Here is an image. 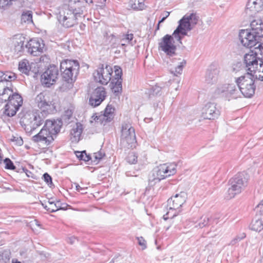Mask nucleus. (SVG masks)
I'll return each mask as SVG.
<instances>
[{
    "mask_svg": "<svg viewBox=\"0 0 263 263\" xmlns=\"http://www.w3.org/2000/svg\"><path fill=\"white\" fill-rule=\"evenodd\" d=\"M92 3V0H90L89 2L84 0H69L68 7L73 11L75 15L81 17L84 11H86L87 5Z\"/></svg>",
    "mask_w": 263,
    "mask_h": 263,
    "instance_id": "obj_17",
    "label": "nucleus"
},
{
    "mask_svg": "<svg viewBox=\"0 0 263 263\" xmlns=\"http://www.w3.org/2000/svg\"><path fill=\"white\" fill-rule=\"evenodd\" d=\"M76 156L80 160H83L85 162H88L91 160V158L89 155H87L85 151L82 152H76Z\"/></svg>",
    "mask_w": 263,
    "mask_h": 263,
    "instance_id": "obj_37",
    "label": "nucleus"
},
{
    "mask_svg": "<svg viewBox=\"0 0 263 263\" xmlns=\"http://www.w3.org/2000/svg\"><path fill=\"white\" fill-rule=\"evenodd\" d=\"M13 92V90L8 87H6L3 89V91L2 93H0V103H3L8 101L10 99L11 95Z\"/></svg>",
    "mask_w": 263,
    "mask_h": 263,
    "instance_id": "obj_29",
    "label": "nucleus"
},
{
    "mask_svg": "<svg viewBox=\"0 0 263 263\" xmlns=\"http://www.w3.org/2000/svg\"><path fill=\"white\" fill-rule=\"evenodd\" d=\"M59 70L55 65H50L41 75L42 84L46 87L55 84L58 78Z\"/></svg>",
    "mask_w": 263,
    "mask_h": 263,
    "instance_id": "obj_10",
    "label": "nucleus"
},
{
    "mask_svg": "<svg viewBox=\"0 0 263 263\" xmlns=\"http://www.w3.org/2000/svg\"><path fill=\"white\" fill-rule=\"evenodd\" d=\"M34 225L40 227V224L39 223V222L36 220H34L33 221H31L29 225L30 228L31 229V230H33V228H32V227L34 226Z\"/></svg>",
    "mask_w": 263,
    "mask_h": 263,
    "instance_id": "obj_54",
    "label": "nucleus"
},
{
    "mask_svg": "<svg viewBox=\"0 0 263 263\" xmlns=\"http://www.w3.org/2000/svg\"><path fill=\"white\" fill-rule=\"evenodd\" d=\"M18 69L21 72L28 76L30 70L28 61L26 60H24L20 62Z\"/></svg>",
    "mask_w": 263,
    "mask_h": 263,
    "instance_id": "obj_31",
    "label": "nucleus"
},
{
    "mask_svg": "<svg viewBox=\"0 0 263 263\" xmlns=\"http://www.w3.org/2000/svg\"><path fill=\"white\" fill-rule=\"evenodd\" d=\"M180 211L179 210L178 212H177V210L172 211V210H170L168 211L165 215H163V219L166 220L169 218L170 219L176 218L177 214Z\"/></svg>",
    "mask_w": 263,
    "mask_h": 263,
    "instance_id": "obj_40",
    "label": "nucleus"
},
{
    "mask_svg": "<svg viewBox=\"0 0 263 263\" xmlns=\"http://www.w3.org/2000/svg\"><path fill=\"white\" fill-rule=\"evenodd\" d=\"M25 41V37L23 36H19L18 38L16 37L14 39V51L16 52L17 54H18L20 52H22L23 49H24V43Z\"/></svg>",
    "mask_w": 263,
    "mask_h": 263,
    "instance_id": "obj_28",
    "label": "nucleus"
},
{
    "mask_svg": "<svg viewBox=\"0 0 263 263\" xmlns=\"http://www.w3.org/2000/svg\"><path fill=\"white\" fill-rule=\"evenodd\" d=\"M162 87L158 85V84L153 86L149 92V95L151 96H160L161 95V91L162 89Z\"/></svg>",
    "mask_w": 263,
    "mask_h": 263,
    "instance_id": "obj_39",
    "label": "nucleus"
},
{
    "mask_svg": "<svg viewBox=\"0 0 263 263\" xmlns=\"http://www.w3.org/2000/svg\"><path fill=\"white\" fill-rule=\"evenodd\" d=\"M16 0H0V8L6 9L9 8L12 4V2Z\"/></svg>",
    "mask_w": 263,
    "mask_h": 263,
    "instance_id": "obj_43",
    "label": "nucleus"
},
{
    "mask_svg": "<svg viewBox=\"0 0 263 263\" xmlns=\"http://www.w3.org/2000/svg\"><path fill=\"white\" fill-rule=\"evenodd\" d=\"M256 213H259L260 215H263V200L255 207Z\"/></svg>",
    "mask_w": 263,
    "mask_h": 263,
    "instance_id": "obj_50",
    "label": "nucleus"
},
{
    "mask_svg": "<svg viewBox=\"0 0 263 263\" xmlns=\"http://www.w3.org/2000/svg\"><path fill=\"white\" fill-rule=\"evenodd\" d=\"M48 205L42 203V205L48 211L50 212H54L59 210H65L64 207H62L61 203L58 201L55 202L54 201L49 199Z\"/></svg>",
    "mask_w": 263,
    "mask_h": 263,
    "instance_id": "obj_26",
    "label": "nucleus"
},
{
    "mask_svg": "<svg viewBox=\"0 0 263 263\" xmlns=\"http://www.w3.org/2000/svg\"><path fill=\"white\" fill-rule=\"evenodd\" d=\"M22 104L23 98L21 96L13 91L9 102L5 106L4 113L9 117H13Z\"/></svg>",
    "mask_w": 263,
    "mask_h": 263,
    "instance_id": "obj_9",
    "label": "nucleus"
},
{
    "mask_svg": "<svg viewBox=\"0 0 263 263\" xmlns=\"http://www.w3.org/2000/svg\"><path fill=\"white\" fill-rule=\"evenodd\" d=\"M138 156L134 152H130L128 153L126 157V161L130 164H135L137 162Z\"/></svg>",
    "mask_w": 263,
    "mask_h": 263,
    "instance_id": "obj_38",
    "label": "nucleus"
},
{
    "mask_svg": "<svg viewBox=\"0 0 263 263\" xmlns=\"http://www.w3.org/2000/svg\"><path fill=\"white\" fill-rule=\"evenodd\" d=\"M239 38L242 45L248 48H251L259 44V39L249 29L241 30Z\"/></svg>",
    "mask_w": 263,
    "mask_h": 263,
    "instance_id": "obj_12",
    "label": "nucleus"
},
{
    "mask_svg": "<svg viewBox=\"0 0 263 263\" xmlns=\"http://www.w3.org/2000/svg\"><path fill=\"white\" fill-rule=\"evenodd\" d=\"M166 167H167V170H166L167 173V174L170 175V176L172 175H174L176 172V164H171L170 165H166Z\"/></svg>",
    "mask_w": 263,
    "mask_h": 263,
    "instance_id": "obj_46",
    "label": "nucleus"
},
{
    "mask_svg": "<svg viewBox=\"0 0 263 263\" xmlns=\"http://www.w3.org/2000/svg\"><path fill=\"white\" fill-rule=\"evenodd\" d=\"M263 43H259L254 50L246 53L244 62L248 72L258 74V80L263 81Z\"/></svg>",
    "mask_w": 263,
    "mask_h": 263,
    "instance_id": "obj_3",
    "label": "nucleus"
},
{
    "mask_svg": "<svg viewBox=\"0 0 263 263\" xmlns=\"http://www.w3.org/2000/svg\"><path fill=\"white\" fill-rule=\"evenodd\" d=\"M199 16L196 13L186 14L178 21V25L172 35L166 34L158 44L159 49L169 57L176 54L177 47L182 44V40L187 35L198 23Z\"/></svg>",
    "mask_w": 263,
    "mask_h": 263,
    "instance_id": "obj_2",
    "label": "nucleus"
},
{
    "mask_svg": "<svg viewBox=\"0 0 263 263\" xmlns=\"http://www.w3.org/2000/svg\"><path fill=\"white\" fill-rule=\"evenodd\" d=\"M167 167L166 164H161L153 169L152 175L149 177V182L151 185L159 182L161 180L169 177L170 175L167 173Z\"/></svg>",
    "mask_w": 263,
    "mask_h": 263,
    "instance_id": "obj_16",
    "label": "nucleus"
},
{
    "mask_svg": "<svg viewBox=\"0 0 263 263\" xmlns=\"http://www.w3.org/2000/svg\"><path fill=\"white\" fill-rule=\"evenodd\" d=\"M251 31L259 39L263 37V23L260 20H254L250 23Z\"/></svg>",
    "mask_w": 263,
    "mask_h": 263,
    "instance_id": "obj_24",
    "label": "nucleus"
},
{
    "mask_svg": "<svg viewBox=\"0 0 263 263\" xmlns=\"http://www.w3.org/2000/svg\"><path fill=\"white\" fill-rule=\"evenodd\" d=\"M247 182L248 179L243 173H239L230 179L227 198L228 199L233 198L237 194L240 193L247 185Z\"/></svg>",
    "mask_w": 263,
    "mask_h": 263,
    "instance_id": "obj_7",
    "label": "nucleus"
},
{
    "mask_svg": "<svg viewBox=\"0 0 263 263\" xmlns=\"http://www.w3.org/2000/svg\"><path fill=\"white\" fill-rule=\"evenodd\" d=\"M160 246H158V247H157V249H160Z\"/></svg>",
    "mask_w": 263,
    "mask_h": 263,
    "instance_id": "obj_62",
    "label": "nucleus"
},
{
    "mask_svg": "<svg viewBox=\"0 0 263 263\" xmlns=\"http://www.w3.org/2000/svg\"><path fill=\"white\" fill-rule=\"evenodd\" d=\"M219 73V70L214 65H211L208 69L205 76V81L208 84L216 82Z\"/></svg>",
    "mask_w": 263,
    "mask_h": 263,
    "instance_id": "obj_23",
    "label": "nucleus"
},
{
    "mask_svg": "<svg viewBox=\"0 0 263 263\" xmlns=\"http://www.w3.org/2000/svg\"><path fill=\"white\" fill-rule=\"evenodd\" d=\"M78 17V15H75L73 11L67 6V8L65 9L62 13L60 12L59 20L65 27L69 28L76 23Z\"/></svg>",
    "mask_w": 263,
    "mask_h": 263,
    "instance_id": "obj_14",
    "label": "nucleus"
},
{
    "mask_svg": "<svg viewBox=\"0 0 263 263\" xmlns=\"http://www.w3.org/2000/svg\"><path fill=\"white\" fill-rule=\"evenodd\" d=\"M133 39V34H125L124 36V37L122 38V39L121 40V44L122 46H124L125 45L126 43H129L130 42H132V40Z\"/></svg>",
    "mask_w": 263,
    "mask_h": 263,
    "instance_id": "obj_45",
    "label": "nucleus"
},
{
    "mask_svg": "<svg viewBox=\"0 0 263 263\" xmlns=\"http://www.w3.org/2000/svg\"><path fill=\"white\" fill-rule=\"evenodd\" d=\"M22 23H33L32 12L31 11H26L23 12L21 15Z\"/></svg>",
    "mask_w": 263,
    "mask_h": 263,
    "instance_id": "obj_32",
    "label": "nucleus"
},
{
    "mask_svg": "<svg viewBox=\"0 0 263 263\" xmlns=\"http://www.w3.org/2000/svg\"><path fill=\"white\" fill-rule=\"evenodd\" d=\"M82 125L80 123H77L71 130L70 134L73 137L72 141L78 142L80 139V137L83 131Z\"/></svg>",
    "mask_w": 263,
    "mask_h": 263,
    "instance_id": "obj_27",
    "label": "nucleus"
},
{
    "mask_svg": "<svg viewBox=\"0 0 263 263\" xmlns=\"http://www.w3.org/2000/svg\"><path fill=\"white\" fill-rule=\"evenodd\" d=\"M256 79L258 80L257 73L248 72L236 80V83L240 89L241 95L246 98H251L254 95L256 89L254 82Z\"/></svg>",
    "mask_w": 263,
    "mask_h": 263,
    "instance_id": "obj_4",
    "label": "nucleus"
},
{
    "mask_svg": "<svg viewBox=\"0 0 263 263\" xmlns=\"http://www.w3.org/2000/svg\"><path fill=\"white\" fill-rule=\"evenodd\" d=\"M148 120V119H147V118L144 119V121H145V122H147V121H146V120Z\"/></svg>",
    "mask_w": 263,
    "mask_h": 263,
    "instance_id": "obj_61",
    "label": "nucleus"
},
{
    "mask_svg": "<svg viewBox=\"0 0 263 263\" xmlns=\"http://www.w3.org/2000/svg\"><path fill=\"white\" fill-rule=\"evenodd\" d=\"M209 220V216L206 215H203L198 221L194 223V227L193 228L196 229L205 228L208 224Z\"/></svg>",
    "mask_w": 263,
    "mask_h": 263,
    "instance_id": "obj_30",
    "label": "nucleus"
},
{
    "mask_svg": "<svg viewBox=\"0 0 263 263\" xmlns=\"http://www.w3.org/2000/svg\"><path fill=\"white\" fill-rule=\"evenodd\" d=\"M214 94L215 97L228 101L236 99L241 96V92L237 84H224L219 85L215 90Z\"/></svg>",
    "mask_w": 263,
    "mask_h": 263,
    "instance_id": "obj_6",
    "label": "nucleus"
},
{
    "mask_svg": "<svg viewBox=\"0 0 263 263\" xmlns=\"http://www.w3.org/2000/svg\"><path fill=\"white\" fill-rule=\"evenodd\" d=\"M220 115V111L215 103H206L202 110V116L206 119L214 120Z\"/></svg>",
    "mask_w": 263,
    "mask_h": 263,
    "instance_id": "obj_20",
    "label": "nucleus"
},
{
    "mask_svg": "<svg viewBox=\"0 0 263 263\" xmlns=\"http://www.w3.org/2000/svg\"><path fill=\"white\" fill-rule=\"evenodd\" d=\"M74 184L76 185V189L78 192H81V194H86L87 193L86 191L87 189V187H82L77 183H74Z\"/></svg>",
    "mask_w": 263,
    "mask_h": 263,
    "instance_id": "obj_51",
    "label": "nucleus"
},
{
    "mask_svg": "<svg viewBox=\"0 0 263 263\" xmlns=\"http://www.w3.org/2000/svg\"><path fill=\"white\" fill-rule=\"evenodd\" d=\"M186 64V61L183 60L174 69L171 70V73H173L175 76H178V74H180L182 73V69Z\"/></svg>",
    "mask_w": 263,
    "mask_h": 263,
    "instance_id": "obj_36",
    "label": "nucleus"
},
{
    "mask_svg": "<svg viewBox=\"0 0 263 263\" xmlns=\"http://www.w3.org/2000/svg\"><path fill=\"white\" fill-rule=\"evenodd\" d=\"M42 112L27 113L21 118L20 123L26 133H31L39 126L45 124L40 132L32 138L35 143L50 145L60 132L63 122L61 120H46Z\"/></svg>",
    "mask_w": 263,
    "mask_h": 263,
    "instance_id": "obj_1",
    "label": "nucleus"
},
{
    "mask_svg": "<svg viewBox=\"0 0 263 263\" xmlns=\"http://www.w3.org/2000/svg\"><path fill=\"white\" fill-rule=\"evenodd\" d=\"M120 143L122 146L127 148L135 146L136 142L135 129L129 123H122Z\"/></svg>",
    "mask_w": 263,
    "mask_h": 263,
    "instance_id": "obj_8",
    "label": "nucleus"
},
{
    "mask_svg": "<svg viewBox=\"0 0 263 263\" xmlns=\"http://www.w3.org/2000/svg\"><path fill=\"white\" fill-rule=\"evenodd\" d=\"M105 156V153L101 151L93 154V162L98 163Z\"/></svg>",
    "mask_w": 263,
    "mask_h": 263,
    "instance_id": "obj_44",
    "label": "nucleus"
},
{
    "mask_svg": "<svg viewBox=\"0 0 263 263\" xmlns=\"http://www.w3.org/2000/svg\"><path fill=\"white\" fill-rule=\"evenodd\" d=\"M112 72V70L110 66L106 65L104 68L102 64L93 72L94 80L102 85H106L111 80Z\"/></svg>",
    "mask_w": 263,
    "mask_h": 263,
    "instance_id": "obj_11",
    "label": "nucleus"
},
{
    "mask_svg": "<svg viewBox=\"0 0 263 263\" xmlns=\"http://www.w3.org/2000/svg\"><path fill=\"white\" fill-rule=\"evenodd\" d=\"M28 51L33 56H37L43 51V46H41L40 42L37 39H32L26 45Z\"/></svg>",
    "mask_w": 263,
    "mask_h": 263,
    "instance_id": "obj_22",
    "label": "nucleus"
},
{
    "mask_svg": "<svg viewBox=\"0 0 263 263\" xmlns=\"http://www.w3.org/2000/svg\"><path fill=\"white\" fill-rule=\"evenodd\" d=\"M5 164V168L7 170H15L16 167L14 165L13 162L9 158H5L4 160Z\"/></svg>",
    "mask_w": 263,
    "mask_h": 263,
    "instance_id": "obj_41",
    "label": "nucleus"
},
{
    "mask_svg": "<svg viewBox=\"0 0 263 263\" xmlns=\"http://www.w3.org/2000/svg\"><path fill=\"white\" fill-rule=\"evenodd\" d=\"M114 110V108L111 105H108L104 110V114L96 116L94 120L97 122L105 125L107 122H110L113 119Z\"/></svg>",
    "mask_w": 263,
    "mask_h": 263,
    "instance_id": "obj_21",
    "label": "nucleus"
},
{
    "mask_svg": "<svg viewBox=\"0 0 263 263\" xmlns=\"http://www.w3.org/2000/svg\"><path fill=\"white\" fill-rule=\"evenodd\" d=\"M263 220L260 219L253 220L251 224V230H262Z\"/></svg>",
    "mask_w": 263,
    "mask_h": 263,
    "instance_id": "obj_34",
    "label": "nucleus"
},
{
    "mask_svg": "<svg viewBox=\"0 0 263 263\" xmlns=\"http://www.w3.org/2000/svg\"><path fill=\"white\" fill-rule=\"evenodd\" d=\"M77 241V238L74 236H71L68 238V242L71 245H72L75 243L76 241Z\"/></svg>",
    "mask_w": 263,
    "mask_h": 263,
    "instance_id": "obj_53",
    "label": "nucleus"
},
{
    "mask_svg": "<svg viewBox=\"0 0 263 263\" xmlns=\"http://www.w3.org/2000/svg\"><path fill=\"white\" fill-rule=\"evenodd\" d=\"M115 78L112 79L110 83V86L114 94L117 96L119 93L121 92L122 89V69L118 66H115Z\"/></svg>",
    "mask_w": 263,
    "mask_h": 263,
    "instance_id": "obj_19",
    "label": "nucleus"
},
{
    "mask_svg": "<svg viewBox=\"0 0 263 263\" xmlns=\"http://www.w3.org/2000/svg\"><path fill=\"white\" fill-rule=\"evenodd\" d=\"M15 137H14V139H13V141H14L15 140ZM15 141H17V143L19 145H22L23 143V140L21 138H17V139L15 140Z\"/></svg>",
    "mask_w": 263,
    "mask_h": 263,
    "instance_id": "obj_57",
    "label": "nucleus"
},
{
    "mask_svg": "<svg viewBox=\"0 0 263 263\" xmlns=\"http://www.w3.org/2000/svg\"><path fill=\"white\" fill-rule=\"evenodd\" d=\"M4 76V72L2 71H0V78H2Z\"/></svg>",
    "mask_w": 263,
    "mask_h": 263,
    "instance_id": "obj_59",
    "label": "nucleus"
},
{
    "mask_svg": "<svg viewBox=\"0 0 263 263\" xmlns=\"http://www.w3.org/2000/svg\"><path fill=\"white\" fill-rule=\"evenodd\" d=\"M34 102L36 106L42 110L43 114H45L46 110L50 109L53 104L49 93L46 91L42 92L37 95Z\"/></svg>",
    "mask_w": 263,
    "mask_h": 263,
    "instance_id": "obj_13",
    "label": "nucleus"
},
{
    "mask_svg": "<svg viewBox=\"0 0 263 263\" xmlns=\"http://www.w3.org/2000/svg\"><path fill=\"white\" fill-rule=\"evenodd\" d=\"M246 237V234L245 233H242L240 234V236H237L233 241L236 240H240Z\"/></svg>",
    "mask_w": 263,
    "mask_h": 263,
    "instance_id": "obj_55",
    "label": "nucleus"
},
{
    "mask_svg": "<svg viewBox=\"0 0 263 263\" xmlns=\"http://www.w3.org/2000/svg\"><path fill=\"white\" fill-rule=\"evenodd\" d=\"M263 9V0H249L247 4V10L254 13L261 11Z\"/></svg>",
    "mask_w": 263,
    "mask_h": 263,
    "instance_id": "obj_25",
    "label": "nucleus"
},
{
    "mask_svg": "<svg viewBox=\"0 0 263 263\" xmlns=\"http://www.w3.org/2000/svg\"><path fill=\"white\" fill-rule=\"evenodd\" d=\"M106 92L103 86L96 88L91 94L89 99V104L93 107L99 105L105 99Z\"/></svg>",
    "mask_w": 263,
    "mask_h": 263,
    "instance_id": "obj_18",
    "label": "nucleus"
},
{
    "mask_svg": "<svg viewBox=\"0 0 263 263\" xmlns=\"http://www.w3.org/2000/svg\"><path fill=\"white\" fill-rule=\"evenodd\" d=\"M166 16H163V17L161 18V20H160V21H159V22H158V23H159V24H160V23H163V22L165 21V19H166V18L168 16H169V15H170V12H167V11H166Z\"/></svg>",
    "mask_w": 263,
    "mask_h": 263,
    "instance_id": "obj_56",
    "label": "nucleus"
},
{
    "mask_svg": "<svg viewBox=\"0 0 263 263\" xmlns=\"http://www.w3.org/2000/svg\"><path fill=\"white\" fill-rule=\"evenodd\" d=\"M23 172H25L26 174V175L28 176V177H30L31 176V175H32V173L31 172L29 171L28 170H27L26 168H23Z\"/></svg>",
    "mask_w": 263,
    "mask_h": 263,
    "instance_id": "obj_58",
    "label": "nucleus"
},
{
    "mask_svg": "<svg viewBox=\"0 0 263 263\" xmlns=\"http://www.w3.org/2000/svg\"><path fill=\"white\" fill-rule=\"evenodd\" d=\"M170 222L171 223V225L170 226L167 227L166 228V230H168L169 229H181L178 227V223H177V222H180V218H174L172 219H170Z\"/></svg>",
    "mask_w": 263,
    "mask_h": 263,
    "instance_id": "obj_42",
    "label": "nucleus"
},
{
    "mask_svg": "<svg viewBox=\"0 0 263 263\" xmlns=\"http://www.w3.org/2000/svg\"><path fill=\"white\" fill-rule=\"evenodd\" d=\"M10 252L8 251H4L2 254V259L9 260L10 259Z\"/></svg>",
    "mask_w": 263,
    "mask_h": 263,
    "instance_id": "obj_52",
    "label": "nucleus"
},
{
    "mask_svg": "<svg viewBox=\"0 0 263 263\" xmlns=\"http://www.w3.org/2000/svg\"><path fill=\"white\" fill-rule=\"evenodd\" d=\"M80 65L78 61L64 60L61 62L60 70L63 79L68 83L72 84L79 73Z\"/></svg>",
    "mask_w": 263,
    "mask_h": 263,
    "instance_id": "obj_5",
    "label": "nucleus"
},
{
    "mask_svg": "<svg viewBox=\"0 0 263 263\" xmlns=\"http://www.w3.org/2000/svg\"><path fill=\"white\" fill-rule=\"evenodd\" d=\"M159 23L157 25V28H156V30H159Z\"/></svg>",
    "mask_w": 263,
    "mask_h": 263,
    "instance_id": "obj_60",
    "label": "nucleus"
},
{
    "mask_svg": "<svg viewBox=\"0 0 263 263\" xmlns=\"http://www.w3.org/2000/svg\"><path fill=\"white\" fill-rule=\"evenodd\" d=\"M43 178L44 181L46 182V183L50 187H52V186H54V185L52 183V178L47 173H45L43 175Z\"/></svg>",
    "mask_w": 263,
    "mask_h": 263,
    "instance_id": "obj_47",
    "label": "nucleus"
},
{
    "mask_svg": "<svg viewBox=\"0 0 263 263\" xmlns=\"http://www.w3.org/2000/svg\"><path fill=\"white\" fill-rule=\"evenodd\" d=\"M187 198V194L183 191L171 197L167 200L169 210L172 211L178 210L186 202Z\"/></svg>",
    "mask_w": 263,
    "mask_h": 263,
    "instance_id": "obj_15",
    "label": "nucleus"
},
{
    "mask_svg": "<svg viewBox=\"0 0 263 263\" xmlns=\"http://www.w3.org/2000/svg\"><path fill=\"white\" fill-rule=\"evenodd\" d=\"M157 240H155V243H156V244H157Z\"/></svg>",
    "mask_w": 263,
    "mask_h": 263,
    "instance_id": "obj_63",
    "label": "nucleus"
},
{
    "mask_svg": "<svg viewBox=\"0 0 263 263\" xmlns=\"http://www.w3.org/2000/svg\"><path fill=\"white\" fill-rule=\"evenodd\" d=\"M168 83L170 84V86H171V89H175V90H177V88L179 87L178 80H170L168 82Z\"/></svg>",
    "mask_w": 263,
    "mask_h": 263,
    "instance_id": "obj_49",
    "label": "nucleus"
},
{
    "mask_svg": "<svg viewBox=\"0 0 263 263\" xmlns=\"http://www.w3.org/2000/svg\"><path fill=\"white\" fill-rule=\"evenodd\" d=\"M138 240V243L142 248V250H144L146 248V242L142 237H137Z\"/></svg>",
    "mask_w": 263,
    "mask_h": 263,
    "instance_id": "obj_48",
    "label": "nucleus"
},
{
    "mask_svg": "<svg viewBox=\"0 0 263 263\" xmlns=\"http://www.w3.org/2000/svg\"><path fill=\"white\" fill-rule=\"evenodd\" d=\"M132 8L134 10H141L144 8L143 0H130Z\"/></svg>",
    "mask_w": 263,
    "mask_h": 263,
    "instance_id": "obj_33",
    "label": "nucleus"
},
{
    "mask_svg": "<svg viewBox=\"0 0 263 263\" xmlns=\"http://www.w3.org/2000/svg\"><path fill=\"white\" fill-rule=\"evenodd\" d=\"M16 79V75L15 73L10 72L7 71L5 73H4V76L3 77V79L0 80L1 83H4L6 81H12L15 80Z\"/></svg>",
    "mask_w": 263,
    "mask_h": 263,
    "instance_id": "obj_35",
    "label": "nucleus"
}]
</instances>
